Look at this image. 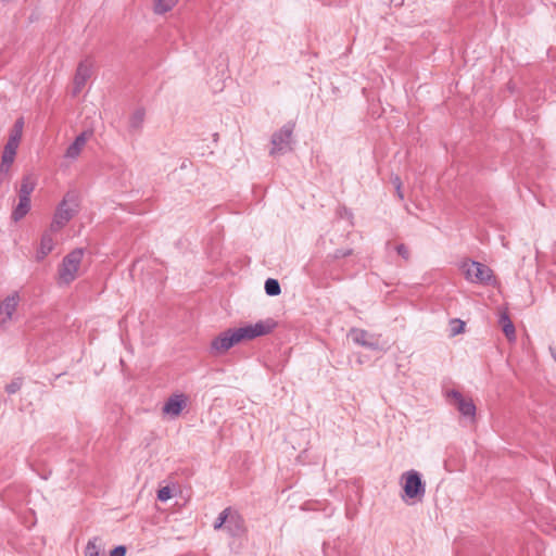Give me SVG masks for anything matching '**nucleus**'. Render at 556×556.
<instances>
[{"label":"nucleus","instance_id":"obj_1","mask_svg":"<svg viewBox=\"0 0 556 556\" xmlns=\"http://www.w3.org/2000/svg\"><path fill=\"white\" fill-rule=\"evenodd\" d=\"M214 530H225L230 538L241 539L247 533L243 517L231 507L225 508L216 518Z\"/></svg>","mask_w":556,"mask_h":556},{"label":"nucleus","instance_id":"obj_2","mask_svg":"<svg viewBox=\"0 0 556 556\" xmlns=\"http://www.w3.org/2000/svg\"><path fill=\"white\" fill-rule=\"evenodd\" d=\"M78 197L75 192H67L59 203L52 222L50 231L58 232L78 213Z\"/></svg>","mask_w":556,"mask_h":556},{"label":"nucleus","instance_id":"obj_3","mask_svg":"<svg viewBox=\"0 0 556 556\" xmlns=\"http://www.w3.org/2000/svg\"><path fill=\"white\" fill-rule=\"evenodd\" d=\"M403 494L402 500L407 502V500H417L421 501L426 493V484L422 481L420 472L415 469L407 470L401 475L400 478Z\"/></svg>","mask_w":556,"mask_h":556},{"label":"nucleus","instance_id":"obj_4","mask_svg":"<svg viewBox=\"0 0 556 556\" xmlns=\"http://www.w3.org/2000/svg\"><path fill=\"white\" fill-rule=\"evenodd\" d=\"M84 256V249L77 248L64 256L59 268V277L63 283H71L75 280Z\"/></svg>","mask_w":556,"mask_h":556},{"label":"nucleus","instance_id":"obj_5","mask_svg":"<svg viewBox=\"0 0 556 556\" xmlns=\"http://www.w3.org/2000/svg\"><path fill=\"white\" fill-rule=\"evenodd\" d=\"M295 128L294 122L286 123L278 131L271 136V149L269 154L271 156L285 154L291 150L292 134Z\"/></svg>","mask_w":556,"mask_h":556},{"label":"nucleus","instance_id":"obj_6","mask_svg":"<svg viewBox=\"0 0 556 556\" xmlns=\"http://www.w3.org/2000/svg\"><path fill=\"white\" fill-rule=\"evenodd\" d=\"M275 326L276 323L268 319L266 321H258L255 325H247L244 327L231 329L237 343H239L243 340H252L257 337L268 334L273 331Z\"/></svg>","mask_w":556,"mask_h":556},{"label":"nucleus","instance_id":"obj_7","mask_svg":"<svg viewBox=\"0 0 556 556\" xmlns=\"http://www.w3.org/2000/svg\"><path fill=\"white\" fill-rule=\"evenodd\" d=\"M462 268L465 278L470 282L488 285L492 280V269L482 263L476 261L465 262Z\"/></svg>","mask_w":556,"mask_h":556},{"label":"nucleus","instance_id":"obj_8","mask_svg":"<svg viewBox=\"0 0 556 556\" xmlns=\"http://www.w3.org/2000/svg\"><path fill=\"white\" fill-rule=\"evenodd\" d=\"M20 302V294L17 291L9 294L0 304V328H4L5 325L12 319L13 314Z\"/></svg>","mask_w":556,"mask_h":556},{"label":"nucleus","instance_id":"obj_9","mask_svg":"<svg viewBox=\"0 0 556 556\" xmlns=\"http://www.w3.org/2000/svg\"><path fill=\"white\" fill-rule=\"evenodd\" d=\"M235 344H237V341L232 333V329L230 328L212 340L210 350L211 353L215 355L224 354L228 350H230Z\"/></svg>","mask_w":556,"mask_h":556},{"label":"nucleus","instance_id":"obj_10","mask_svg":"<svg viewBox=\"0 0 556 556\" xmlns=\"http://www.w3.org/2000/svg\"><path fill=\"white\" fill-rule=\"evenodd\" d=\"M447 395L454 401V405L464 417L475 418L477 408L471 399L465 397L457 390H451Z\"/></svg>","mask_w":556,"mask_h":556},{"label":"nucleus","instance_id":"obj_11","mask_svg":"<svg viewBox=\"0 0 556 556\" xmlns=\"http://www.w3.org/2000/svg\"><path fill=\"white\" fill-rule=\"evenodd\" d=\"M348 337L351 338L352 341L357 345H361V346H364V348H367L370 350L379 349L378 340L375 339V337L372 334H370L368 331H366L364 329L352 328L349 331Z\"/></svg>","mask_w":556,"mask_h":556},{"label":"nucleus","instance_id":"obj_12","mask_svg":"<svg viewBox=\"0 0 556 556\" xmlns=\"http://www.w3.org/2000/svg\"><path fill=\"white\" fill-rule=\"evenodd\" d=\"M91 68L92 64L88 60L81 61L78 64L74 77V94L79 93L81 89L85 87L87 80L91 76Z\"/></svg>","mask_w":556,"mask_h":556},{"label":"nucleus","instance_id":"obj_13","mask_svg":"<svg viewBox=\"0 0 556 556\" xmlns=\"http://www.w3.org/2000/svg\"><path fill=\"white\" fill-rule=\"evenodd\" d=\"M90 136V131H83L79 134L66 149L64 156L72 160L77 159Z\"/></svg>","mask_w":556,"mask_h":556},{"label":"nucleus","instance_id":"obj_14","mask_svg":"<svg viewBox=\"0 0 556 556\" xmlns=\"http://www.w3.org/2000/svg\"><path fill=\"white\" fill-rule=\"evenodd\" d=\"M186 405V397L184 394H176L170 396L163 407L165 414L178 416Z\"/></svg>","mask_w":556,"mask_h":556},{"label":"nucleus","instance_id":"obj_15","mask_svg":"<svg viewBox=\"0 0 556 556\" xmlns=\"http://www.w3.org/2000/svg\"><path fill=\"white\" fill-rule=\"evenodd\" d=\"M24 129V118L20 117L15 121L13 127L10 130L8 142L5 147L17 150Z\"/></svg>","mask_w":556,"mask_h":556},{"label":"nucleus","instance_id":"obj_16","mask_svg":"<svg viewBox=\"0 0 556 556\" xmlns=\"http://www.w3.org/2000/svg\"><path fill=\"white\" fill-rule=\"evenodd\" d=\"M498 324L508 341L516 340V329L506 311L500 313Z\"/></svg>","mask_w":556,"mask_h":556},{"label":"nucleus","instance_id":"obj_17","mask_svg":"<svg viewBox=\"0 0 556 556\" xmlns=\"http://www.w3.org/2000/svg\"><path fill=\"white\" fill-rule=\"evenodd\" d=\"M52 233L54 232L50 231V229L42 233L40 240V249L38 251L39 260L45 258L53 250L54 240Z\"/></svg>","mask_w":556,"mask_h":556},{"label":"nucleus","instance_id":"obj_18","mask_svg":"<svg viewBox=\"0 0 556 556\" xmlns=\"http://www.w3.org/2000/svg\"><path fill=\"white\" fill-rule=\"evenodd\" d=\"M37 180L33 175H25L22 179L21 187L18 190V198L30 199V194L35 190Z\"/></svg>","mask_w":556,"mask_h":556},{"label":"nucleus","instance_id":"obj_19","mask_svg":"<svg viewBox=\"0 0 556 556\" xmlns=\"http://www.w3.org/2000/svg\"><path fill=\"white\" fill-rule=\"evenodd\" d=\"M29 210H30V199L18 198V203L14 207V210L12 212V215H11V218L14 222H18V220H21L22 218H24L27 215Z\"/></svg>","mask_w":556,"mask_h":556},{"label":"nucleus","instance_id":"obj_20","mask_svg":"<svg viewBox=\"0 0 556 556\" xmlns=\"http://www.w3.org/2000/svg\"><path fill=\"white\" fill-rule=\"evenodd\" d=\"M146 111L142 108H138L129 117V129L130 131H139L144 122Z\"/></svg>","mask_w":556,"mask_h":556},{"label":"nucleus","instance_id":"obj_21","mask_svg":"<svg viewBox=\"0 0 556 556\" xmlns=\"http://www.w3.org/2000/svg\"><path fill=\"white\" fill-rule=\"evenodd\" d=\"M264 289L267 295L277 296L281 293L280 283L277 279L268 278L265 281Z\"/></svg>","mask_w":556,"mask_h":556},{"label":"nucleus","instance_id":"obj_22","mask_svg":"<svg viewBox=\"0 0 556 556\" xmlns=\"http://www.w3.org/2000/svg\"><path fill=\"white\" fill-rule=\"evenodd\" d=\"M154 11L157 14H164L170 11L178 2V0H154Z\"/></svg>","mask_w":556,"mask_h":556},{"label":"nucleus","instance_id":"obj_23","mask_svg":"<svg viewBox=\"0 0 556 556\" xmlns=\"http://www.w3.org/2000/svg\"><path fill=\"white\" fill-rule=\"evenodd\" d=\"M99 541V538H93L88 541L85 548V556H100V545L98 544Z\"/></svg>","mask_w":556,"mask_h":556},{"label":"nucleus","instance_id":"obj_24","mask_svg":"<svg viewBox=\"0 0 556 556\" xmlns=\"http://www.w3.org/2000/svg\"><path fill=\"white\" fill-rule=\"evenodd\" d=\"M22 383H23L22 378H15L9 384H7L5 391L9 394H14L21 389Z\"/></svg>","mask_w":556,"mask_h":556},{"label":"nucleus","instance_id":"obj_25","mask_svg":"<svg viewBox=\"0 0 556 556\" xmlns=\"http://www.w3.org/2000/svg\"><path fill=\"white\" fill-rule=\"evenodd\" d=\"M16 151L17 150H15L13 148H9V147L4 146L1 159L4 160L5 163H13L15 155H16Z\"/></svg>","mask_w":556,"mask_h":556},{"label":"nucleus","instance_id":"obj_26","mask_svg":"<svg viewBox=\"0 0 556 556\" xmlns=\"http://www.w3.org/2000/svg\"><path fill=\"white\" fill-rule=\"evenodd\" d=\"M451 324H452V328H451L452 336L459 334L464 331L465 323L462 321L460 319H453Z\"/></svg>","mask_w":556,"mask_h":556},{"label":"nucleus","instance_id":"obj_27","mask_svg":"<svg viewBox=\"0 0 556 556\" xmlns=\"http://www.w3.org/2000/svg\"><path fill=\"white\" fill-rule=\"evenodd\" d=\"M172 497V490L169 486H163L157 491V500L161 502H166Z\"/></svg>","mask_w":556,"mask_h":556},{"label":"nucleus","instance_id":"obj_28","mask_svg":"<svg viewBox=\"0 0 556 556\" xmlns=\"http://www.w3.org/2000/svg\"><path fill=\"white\" fill-rule=\"evenodd\" d=\"M395 249H396L397 254L400 256H402L405 261L409 260V256H410L409 250L405 244L401 243V244L396 245Z\"/></svg>","mask_w":556,"mask_h":556},{"label":"nucleus","instance_id":"obj_29","mask_svg":"<svg viewBox=\"0 0 556 556\" xmlns=\"http://www.w3.org/2000/svg\"><path fill=\"white\" fill-rule=\"evenodd\" d=\"M392 182L395 187V190H396V194L399 197L400 200H403L404 199V194L402 192V181H401V178L399 176H395L394 178H392Z\"/></svg>","mask_w":556,"mask_h":556},{"label":"nucleus","instance_id":"obj_30","mask_svg":"<svg viewBox=\"0 0 556 556\" xmlns=\"http://www.w3.org/2000/svg\"><path fill=\"white\" fill-rule=\"evenodd\" d=\"M126 553H127L126 546L118 545L111 551L110 556H126Z\"/></svg>","mask_w":556,"mask_h":556},{"label":"nucleus","instance_id":"obj_31","mask_svg":"<svg viewBox=\"0 0 556 556\" xmlns=\"http://www.w3.org/2000/svg\"><path fill=\"white\" fill-rule=\"evenodd\" d=\"M13 163H5L4 160L1 159L0 163V174H8Z\"/></svg>","mask_w":556,"mask_h":556},{"label":"nucleus","instance_id":"obj_32","mask_svg":"<svg viewBox=\"0 0 556 556\" xmlns=\"http://www.w3.org/2000/svg\"><path fill=\"white\" fill-rule=\"evenodd\" d=\"M351 253H352V250H346V251H343V250H337V251H336V254H334V257H336V258H339V257H345V256H349Z\"/></svg>","mask_w":556,"mask_h":556},{"label":"nucleus","instance_id":"obj_33","mask_svg":"<svg viewBox=\"0 0 556 556\" xmlns=\"http://www.w3.org/2000/svg\"><path fill=\"white\" fill-rule=\"evenodd\" d=\"M552 356L556 361V350L551 348Z\"/></svg>","mask_w":556,"mask_h":556}]
</instances>
